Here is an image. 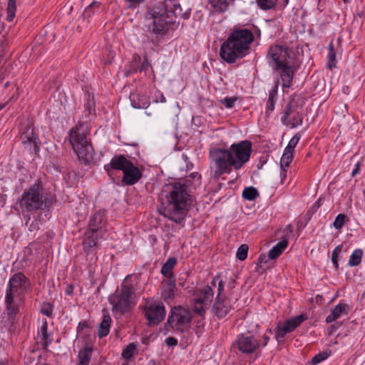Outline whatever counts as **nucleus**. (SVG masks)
<instances>
[{
  "mask_svg": "<svg viewBox=\"0 0 365 365\" xmlns=\"http://www.w3.org/2000/svg\"><path fill=\"white\" fill-rule=\"evenodd\" d=\"M129 276L123 281L120 289L108 297L113 313L123 314L130 311L133 307L135 287L128 280Z\"/></svg>",
  "mask_w": 365,
  "mask_h": 365,
  "instance_id": "7",
  "label": "nucleus"
},
{
  "mask_svg": "<svg viewBox=\"0 0 365 365\" xmlns=\"http://www.w3.org/2000/svg\"><path fill=\"white\" fill-rule=\"evenodd\" d=\"M177 264V259L175 257H170L163 264L161 267V273L163 276L168 279H172L173 277V269Z\"/></svg>",
  "mask_w": 365,
  "mask_h": 365,
  "instance_id": "26",
  "label": "nucleus"
},
{
  "mask_svg": "<svg viewBox=\"0 0 365 365\" xmlns=\"http://www.w3.org/2000/svg\"><path fill=\"white\" fill-rule=\"evenodd\" d=\"M263 340H264L263 346H265L267 344V343H268V341L269 340V337L268 336H267V335H264L263 336Z\"/></svg>",
  "mask_w": 365,
  "mask_h": 365,
  "instance_id": "58",
  "label": "nucleus"
},
{
  "mask_svg": "<svg viewBox=\"0 0 365 365\" xmlns=\"http://www.w3.org/2000/svg\"><path fill=\"white\" fill-rule=\"evenodd\" d=\"M83 115L69 132V142L78 159L84 164H90L94 158V151L87 136L90 133L91 123Z\"/></svg>",
  "mask_w": 365,
  "mask_h": 365,
  "instance_id": "5",
  "label": "nucleus"
},
{
  "mask_svg": "<svg viewBox=\"0 0 365 365\" xmlns=\"http://www.w3.org/2000/svg\"><path fill=\"white\" fill-rule=\"evenodd\" d=\"M275 70H280V76L282 81V86L285 88H289L292 83L293 76L295 72V69L291 65L290 61L282 64L279 68H274Z\"/></svg>",
  "mask_w": 365,
  "mask_h": 365,
  "instance_id": "18",
  "label": "nucleus"
},
{
  "mask_svg": "<svg viewBox=\"0 0 365 365\" xmlns=\"http://www.w3.org/2000/svg\"><path fill=\"white\" fill-rule=\"evenodd\" d=\"M136 349V345L133 343L129 344L128 346L123 351L122 356L124 359H129Z\"/></svg>",
  "mask_w": 365,
  "mask_h": 365,
  "instance_id": "41",
  "label": "nucleus"
},
{
  "mask_svg": "<svg viewBox=\"0 0 365 365\" xmlns=\"http://www.w3.org/2000/svg\"><path fill=\"white\" fill-rule=\"evenodd\" d=\"M105 224L106 222L104 220L103 214L101 212H97L91 217L88 224V230L93 232H98L102 230V228L105 226Z\"/></svg>",
  "mask_w": 365,
  "mask_h": 365,
  "instance_id": "20",
  "label": "nucleus"
},
{
  "mask_svg": "<svg viewBox=\"0 0 365 365\" xmlns=\"http://www.w3.org/2000/svg\"><path fill=\"white\" fill-rule=\"evenodd\" d=\"M213 297V291L208 285L197 289L193 294V311L200 315L205 314L212 302Z\"/></svg>",
  "mask_w": 365,
  "mask_h": 365,
  "instance_id": "9",
  "label": "nucleus"
},
{
  "mask_svg": "<svg viewBox=\"0 0 365 365\" xmlns=\"http://www.w3.org/2000/svg\"><path fill=\"white\" fill-rule=\"evenodd\" d=\"M39 221L37 220H34L29 225V229L31 232H35L38 229Z\"/></svg>",
  "mask_w": 365,
  "mask_h": 365,
  "instance_id": "49",
  "label": "nucleus"
},
{
  "mask_svg": "<svg viewBox=\"0 0 365 365\" xmlns=\"http://www.w3.org/2000/svg\"><path fill=\"white\" fill-rule=\"evenodd\" d=\"M254 34L247 29L234 30L221 45L220 56L228 63H233L248 53Z\"/></svg>",
  "mask_w": 365,
  "mask_h": 365,
  "instance_id": "4",
  "label": "nucleus"
},
{
  "mask_svg": "<svg viewBox=\"0 0 365 365\" xmlns=\"http://www.w3.org/2000/svg\"><path fill=\"white\" fill-rule=\"evenodd\" d=\"M165 344L170 346H174L177 345L178 340L174 337L170 336L165 339Z\"/></svg>",
  "mask_w": 365,
  "mask_h": 365,
  "instance_id": "51",
  "label": "nucleus"
},
{
  "mask_svg": "<svg viewBox=\"0 0 365 365\" xmlns=\"http://www.w3.org/2000/svg\"><path fill=\"white\" fill-rule=\"evenodd\" d=\"M282 122L287 127L294 128L302 123V115H284Z\"/></svg>",
  "mask_w": 365,
  "mask_h": 365,
  "instance_id": "29",
  "label": "nucleus"
},
{
  "mask_svg": "<svg viewBox=\"0 0 365 365\" xmlns=\"http://www.w3.org/2000/svg\"><path fill=\"white\" fill-rule=\"evenodd\" d=\"M363 255V251L361 249L355 250L351 255L349 264L351 267H355L360 264Z\"/></svg>",
  "mask_w": 365,
  "mask_h": 365,
  "instance_id": "34",
  "label": "nucleus"
},
{
  "mask_svg": "<svg viewBox=\"0 0 365 365\" xmlns=\"http://www.w3.org/2000/svg\"><path fill=\"white\" fill-rule=\"evenodd\" d=\"M230 302L226 297H217L212 312L217 318H223L230 312Z\"/></svg>",
  "mask_w": 365,
  "mask_h": 365,
  "instance_id": "17",
  "label": "nucleus"
},
{
  "mask_svg": "<svg viewBox=\"0 0 365 365\" xmlns=\"http://www.w3.org/2000/svg\"><path fill=\"white\" fill-rule=\"evenodd\" d=\"M278 90V82L274 85L269 93V98L267 102V110L269 112L273 111L274 108V103L276 102Z\"/></svg>",
  "mask_w": 365,
  "mask_h": 365,
  "instance_id": "31",
  "label": "nucleus"
},
{
  "mask_svg": "<svg viewBox=\"0 0 365 365\" xmlns=\"http://www.w3.org/2000/svg\"><path fill=\"white\" fill-rule=\"evenodd\" d=\"M217 280L218 281L220 280L219 277L214 278L212 282V284L213 286H215Z\"/></svg>",
  "mask_w": 365,
  "mask_h": 365,
  "instance_id": "60",
  "label": "nucleus"
},
{
  "mask_svg": "<svg viewBox=\"0 0 365 365\" xmlns=\"http://www.w3.org/2000/svg\"><path fill=\"white\" fill-rule=\"evenodd\" d=\"M284 232H287V233H292V228H291V225H287V226L285 227V229H284Z\"/></svg>",
  "mask_w": 365,
  "mask_h": 365,
  "instance_id": "59",
  "label": "nucleus"
},
{
  "mask_svg": "<svg viewBox=\"0 0 365 365\" xmlns=\"http://www.w3.org/2000/svg\"><path fill=\"white\" fill-rule=\"evenodd\" d=\"M238 349L244 354H251L259 346L257 341L253 336L240 334L236 340Z\"/></svg>",
  "mask_w": 365,
  "mask_h": 365,
  "instance_id": "15",
  "label": "nucleus"
},
{
  "mask_svg": "<svg viewBox=\"0 0 365 365\" xmlns=\"http://www.w3.org/2000/svg\"><path fill=\"white\" fill-rule=\"evenodd\" d=\"M102 11L101 4L98 1H93L83 11V17L88 19L95 14H98Z\"/></svg>",
  "mask_w": 365,
  "mask_h": 365,
  "instance_id": "27",
  "label": "nucleus"
},
{
  "mask_svg": "<svg viewBox=\"0 0 365 365\" xmlns=\"http://www.w3.org/2000/svg\"><path fill=\"white\" fill-rule=\"evenodd\" d=\"M316 299H317V302H322V297L321 296H319V295H317V296L316 297Z\"/></svg>",
  "mask_w": 365,
  "mask_h": 365,
  "instance_id": "62",
  "label": "nucleus"
},
{
  "mask_svg": "<svg viewBox=\"0 0 365 365\" xmlns=\"http://www.w3.org/2000/svg\"><path fill=\"white\" fill-rule=\"evenodd\" d=\"M97 245V235L96 232H92L88 230L86 233V238L83 242V249L86 252H89L90 250Z\"/></svg>",
  "mask_w": 365,
  "mask_h": 365,
  "instance_id": "24",
  "label": "nucleus"
},
{
  "mask_svg": "<svg viewBox=\"0 0 365 365\" xmlns=\"http://www.w3.org/2000/svg\"><path fill=\"white\" fill-rule=\"evenodd\" d=\"M178 16L183 19L190 16V12L182 11L178 0H165L150 9L147 14V19L153 21L152 33L158 36H164L173 30Z\"/></svg>",
  "mask_w": 365,
  "mask_h": 365,
  "instance_id": "3",
  "label": "nucleus"
},
{
  "mask_svg": "<svg viewBox=\"0 0 365 365\" xmlns=\"http://www.w3.org/2000/svg\"><path fill=\"white\" fill-rule=\"evenodd\" d=\"M287 168H285V169H282L281 168V172H280V178H281V182L282 183L284 182V180L286 179L287 178Z\"/></svg>",
  "mask_w": 365,
  "mask_h": 365,
  "instance_id": "54",
  "label": "nucleus"
},
{
  "mask_svg": "<svg viewBox=\"0 0 365 365\" xmlns=\"http://www.w3.org/2000/svg\"><path fill=\"white\" fill-rule=\"evenodd\" d=\"M337 259H338V255H334V253L332 252L331 261H332V262L334 264L336 268H338V267H339Z\"/></svg>",
  "mask_w": 365,
  "mask_h": 365,
  "instance_id": "55",
  "label": "nucleus"
},
{
  "mask_svg": "<svg viewBox=\"0 0 365 365\" xmlns=\"http://www.w3.org/2000/svg\"><path fill=\"white\" fill-rule=\"evenodd\" d=\"M327 356H327V353H321V354H317L312 358V362L314 364H317L322 362V361H324V359H326L327 358Z\"/></svg>",
  "mask_w": 365,
  "mask_h": 365,
  "instance_id": "47",
  "label": "nucleus"
},
{
  "mask_svg": "<svg viewBox=\"0 0 365 365\" xmlns=\"http://www.w3.org/2000/svg\"><path fill=\"white\" fill-rule=\"evenodd\" d=\"M191 320L190 312L185 309L175 308L169 317L168 322L173 329L182 331Z\"/></svg>",
  "mask_w": 365,
  "mask_h": 365,
  "instance_id": "12",
  "label": "nucleus"
},
{
  "mask_svg": "<svg viewBox=\"0 0 365 365\" xmlns=\"http://www.w3.org/2000/svg\"><path fill=\"white\" fill-rule=\"evenodd\" d=\"M346 220V216L344 214H339L333 222V226L336 229L340 230L344 226Z\"/></svg>",
  "mask_w": 365,
  "mask_h": 365,
  "instance_id": "43",
  "label": "nucleus"
},
{
  "mask_svg": "<svg viewBox=\"0 0 365 365\" xmlns=\"http://www.w3.org/2000/svg\"><path fill=\"white\" fill-rule=\"evenodd\" d=\"M248 249L249 248L247 245H240L237 251V258L241 261L245 260L247 257Z\"/></svg>",
  "mask_w": 365,
  "mask_h": 365,
  "instance_id": "40",
  "label": "nucleus"
},
{
  "mask_svg": "<svg viewBox=\"0 0 365 365\" xmlns=\"http://www.w3.org/2000/svg\"><path fill=\"white\" fill-rule=\"evenodd\" d=\"M130 162L123 155H115L111 159L109 166L112 169L120 170L123 172Z\"/></svg>",
  "mask_w": 365,
  "mask_h": 365,
  "instance_id": "22",
  "label": "nucleus"
},
{
  "mask_svg": "<svg viewBox=\"0 0 365 365\" xmlns=\"http://www.w3.org/2000/svg\"><path fill=\"white\" fill-rule=\"evenodd\" d=\"M47 322L44 321L43 324L38 331V335L41 338V343L44 349H47L48 345L51 343V340L49 338V335L47 333Z\"/></svg>",
  "mask_w": 365,
  "mask_h": 365,
  "instance_id": "30",
  "label": "nucleus"
},
{
  "mask_svg": "<svg viewBox=\"0 0 365 365\" xmlns=\"http://www.w3.org/2000/svg\"><path fill=\"white\" fill-rule=\"evenodd\" d=\"M267 58L273 68H279L282 64L289 62L290 53L287 46L280 45L271 46L268 50Z\"/></svg>",
  "mask_w": 365,
  "mask_h": 365,
  "instance_id": "10",
  "label": "nucleus"
},
{
  "mask_svg": "<svg viewBox=\"0 0 365 365\" xmlns=\"http://www.w3.org/2000/svg\"><path fill=\"white\" fill-rule=\"evenodd\" d=\"M92 352V348L88 346H86L82 350H80L78 354V365H89Z\"/></svg>",
  "mask_w": 365,
  "mask_h": 365,
  "instance_id": "23",
  "label": "nucleus"
},
{
  "mask_svg": "<svg viewBox=\"0 0 365 365\" xmlns=\"http://www.w3.org/2000/svg\"><path fill=\"white\" fill-rule=\"evenodd\" d=\"M210 2L216 11L224 12L227 9L228 3L227 0H210Z\"/></svg>",
  "mask_w": 365,
  "mask_h": 365,
  "instance_id": "39",
  "label": "nucleus"
},
{
  "mask_svg": "<svg viewBox=\"0 0 365 365\" xmlns=\"http://www.w3.org/2000/svg\"><path fill=\"white\" fill-rule=\"evenodd\" d=\"M348 312L349 306L346 304L339 303L331 310V313L327 317L325 321L327 323H331L342 315L347 314Z\"/></svg>",
  "mask_w": 365,
  "mask_h": 365,
  "instance_id": "19",
  "label": "nucleus"
},
{
  "mask_svg": "<svg viewBox=\"0 0 365 365\" xmlns=\"http://www.w3.org/2000/svg\"><path fill=\"white\" fill-rule=\"evenodd\" d=\"M360 165H361L360 163H356L355 168L351 172V175L353 177L355 176L356 174H358L359 169H360Z\"/></svg>",
  "mask_w": 365,
  "mask_h": 365,
  "instance_id": "56",
  "label": "nucleus"
},
{
  "mask_svg": "<svg viewBox=\"0 0 365 365\" xmlns=\"http://www.w3.org/2000/svg\"><path fill=\"white\" fill-rule=\"evenodd\" d=\"M149 67H150V63L148 60V58L145 57L143 63H141V66L139 68V71H140V72L145 73L148 71Z\"/></svg>",
  "mask_w": 365,
  "mask_h": 365,
  "instance_id": "48",
  "label": "nucleus"
},
{
  "mask_svg": "<svg viewBox=\"0 0 365 365\" xmlns=\"http://www.w3.org/2000/svg\"><path fill=\"white\" fill-rule=\"evenodd\" d=\"M8 104V103H0V111L6 107V106Z\"/></svg>",
  "mask_w": 365,
  "mask_h": 365,
  "instance_id": "61",
  "label": "nucleus"
},
{
  "mask_svg": "<svg viewBox=\"0 0 365 365\" xmlns=\"http://www.w3.org/2000/svg\"><path fill=\"white\" fill-rule=\"evenodd\" d=\"M128 1V8H135L140 3L144 1L145 0H127Z\"/></svg>",
  "mask_w": 365,
  "mask_h": 365,
  "instance_id": "50",
  "label": "nucleus"
},
{
  "mask_svg": "<svg viewBox=\"0 0 365 365\" xmlns=\"http://www.w3.org/2000/svg\"><path fill=\"white\" fill-rule=\"evenodd\" d=\"M144 312L150 326L158 324L165 316V307L161 303H150L145 307Z\"/></svg>",
  "mask_w": 365,
  "mask_h": 365,
  "instance_id": "14",
  "label": "nucleus"
},
{
  "mask_svg": "<svg viewBox=\"0 0 365 365\" xmlns=\"http://www.w3.org/2000/svg\"><path fill=\"white\" fill-rule=\"evenodd\" d=\"M16 10V0H9L7 4V20L12 21L15 18Z\"/></svg>",
  "mask_w": 365,
  "mask_h": 365,
  "instance_id": "36",
  "label": "nucleus"
},
{
  "mask_svg": "<svg viewBox=\"0 0 365 365\" xmlns=\"http://www.w3.org/2000/svg\"><path fill=\"white\" fill-rule=\"evenodd\" d=\"M238 100L237 97H226L220 101L221 103L227 108H233L235 102Z\"/></svg>",
  "mask_w": 365,
  "mask_h": 365,
  "instance_id": "44",
  "label": "nucleus"
},
{
  "mask_svg": "<svg viewBox=\"0 0 365 365\" xmlns=\"http://www.w3.org/2000/svg\"><path fill=\"white\" fill-rule=\"evenodd\" d=\"M307 319L305 314L286 320L284 322L279 323L276 328V338L277 339L283 338L287 333L293 331L301 325L302 322Z\"/></svg>",
  "mask_w": 365,
  "mask_h": 365,
  "instance_id": "13",
  "label": "nucleus"
},
{
  "mask_svg": "<svg viewBox=\"0 0 365 365\" xmlns=\"http://www.w3.org/2000/svg\"><path fill=\"white\" fill-rule=\"evenodd\" d=\"M287 245L288 243L287 240L284 239L282 241L279 242L275 246H274L270 250V251L268 253V257L270 259H274L277 258L287 248Z\"/></svg>",
  "mask_w": 365,
  "mask_h": 365,
  "instance_id": "25",
  "label": "nucleus"
},
{
  "mask_svg": "<svg viewBox=\"0 0 365 365\" xmlns=\"http://www.w3.org/2000/svg\"><path fill=\"white\" fill-rule=\"evenodd\" d=\"M258 195L259 192L254 187H246L242 192V197L247 200H254Z\"/></svg>",
  "mask_w": 365,
  "mask_h": 365,
  "instance_id": "37",
  "label": "nucleus"
},
{
  "mask_svg": "<svg viewBox=\"0 0 365 365\" xmlns=\"http://www.w3.org/2000/svg\"><path fill=\"white\" fill-rule=\"evenodd\" d=\"M85 108L88 114H92L93 113L95 114V101L93 98L91 97L90 95H88L86 103H85Z\"/></svg>",
  "mask_w": 365,
  "mask_h": 365,
  "instance_id": "42",
  "label": "nucleus"
},
{
  "mask_svg": "<svg viewBox=\"0 0 365 365\" xmlns=\"http://www.w3.org/2000/svg\"><path fill=\"white\" fill-rule=\"evenodd\" d=\"M258 6L262 10H270L274 9L277 0H256Z\"/></svg>",
  "mask_w": 365,
  "mask_h": 365,
  "instance_id": "38",
  "label": "nucleus"
},
{
  "mask_svg": "<svg viewBox=\"0 0 365 365\" xmlns=\"http://www.w3.org/2000/svg\"><path fill=\"white\" fill-rule=\"evenodd\" d=\"M190 180L186 182H174L165 185L163 192L165 193L166 202L159 210L165 217L181 225L192 203V197L187 190Z\"/></svg>",
  "mask_w": 365,
  "mask_h": 365,
  "instance_id": "2",
  "label": "nucleus"
},
{
  "mask_svg": "<svg viewBox=\"0 0 365 365\" xmlns=\"http://www.w3.org/2000/svg\"><path fill=\"white\" fill-rule=\"evenodd\" d=\"M19 206L26 212L42 210L46 206V200L40 181L34 183L23 192L19 200Z\"/></svg>",
  "mask_w": 365,
  "mask_h": 365,
  "instance_id": "8",
  "label": "nucleus"
},
{
  "mask_svg": "<svg viewBox=\"0 0 365 365\" xmlns=\"http://www.w3.org/2000/svg\"><path fill=\"white\" fill-rule=\"evenodd\" d=\"M142 174L139 168L133 165L132 162L123 171V183L127 185H132L136 183L141 178Z\"/></svg>",
  "mask_w": 365,
  "mask_h": 365,
  "instance_id": "16",
  "label": "nucleus"
},
{
  "mask_svg": "<svg viewBox=\"0 0 365 365\" xmlns=\"http://www.w3.org/2000/svg\"><path fill=\"white\" fill-rule=\"evenodd\" d=\"M336 54V51L335 50L333 41H331L328 46V55H327V59H328V62H329L328 67L329 68H331L332 67L335 66Z\"/></svg>",
  "mask_w": 365,
  "mask_h": 365,
  "instance_id": "33",
  "label": "nucleus"
},
{
  "mask_svg": "<svg viewBox=\"0 0 365 365\" xmlns=\"http://www.w3.org/2000/svg\"><path fill=\"white\" fill-rule=\"evenodd\" d=\"M224 289V284H223V282L222 280H219L218 281V285H217V297H224L223 296H222V292Z\"/></svg>",
  "mask_w": 365,
  "mask_h": 365,
  "instance_id": "52",
  "label": "nucleus"
},
{
  "mask_svg": "<svg viewBox=\"0 0 365 365\" xmlns=\"http://www.w3.org/2000/svg\"><path fill=\"white\" fill-rule=\"evenodd\" d=\"M137 97L138 96L135 94H131L130 96L133 107L135 108H146L149 105L147 98L143 96L142 99L140 100V102H136Z\"/></svg>",
  "mask_w": 365,
  "mask_h": 365,
  "instance_id": "35",
  "label": "nucleus"
},
{
  "mask_svg": "<svg viewBox=\"0 0 365 365\" xmlns=\"http://www.w3.org/2000/svg\"><path fill=\"white\" fill-rule=\"evenodd\" d=\"M190 178L196 181L197 184L200 183L201 175L198 173H192L190 175Z\"/></svg>",
  "mask_w": 365,
  "mask_h": 365,
  "instance_id": "53",
  "label": "nucleus"
},
{
  "mask_svg": "<svg viewBox=\"0 0 365 365\" xmlns=\"http://www.w3.org/2000/svg\"><path fill=\"white\" fill-rule=\"evenodd\" d=\"M26 278L21 272L16 273L9 279L6 292V309L9 318L13 320L19 312V303L21 301V294L25 288Z\"/></svg>",
  "mask_w": 365,
  "mask_h": 365,
  "instance_id": "6",
  "label": "nucleus"
},
{
  "mask_svg": "<svg viewBox=\"0 0 365 365\" xmlns=\"http://www.w3.org/2000/svg\"><path fill=\"white\" fill-rule=\"evenodd\" d=\"M299 139H300V136L298 135H295L294 137H292L291 138V140L288 143V145H287V147L284 149L294 152V148H295L296 145H297Z\"/></svg>",
  "mask_w": 365,
  "mask_h": 365,
  "instance_id": "45",
  "label": "nucleus"
},
{
  "mask_svg": "<svg viewBox=\"0 0 365 365\" xmlns=\"http://www.w3.org/2000/svg\"><path fill=\"white\" fill-rule=\"evenodd\" d=\"M175 282L172 279H168L163 282L162 297L164 300L171 299L175 295Z\"/></svg>",
  "mask_w": 365,
  "mask_h": 365,
  "instance_id": "21",
  "label": "nucleus"
},
{
  "mask_svg": "<svg viewBox=\"0 0 365 365\" xmlns=\"http://www.w3.org/2000/svg\"><path fill=\"white\" fill-rule=\"evenodd\" d=\"M41 312L45 316L51 317L52 315L53 308L49 304H43L41 309Z\"/></svg>",
  "mask_w": 365,
  "mask_h": 365,
  "instance_id": "46",
  "label": "nucleus"
},
{
  "mask_svg": "<svg viewBox=\"0 0 365 365\" xmlns=\"http://www.w3.org/2000/svg\"><path fill=\"white\" fill-rule=\"evenodd\" d=\"M160 102H162V103L165 102V98L163 95H161V97H160Z\"/></svg>",
  "mask_w": 365,
  "mask_h": 365,
  "instance_id": "63",
  "label": "nucleus"
},
{
  "mask_svg": "<svg viewBox=\"0 0 365 365\" xmlns=\"http://www.w3.org/2000/svg\"><path fill=\"white\" fill-rule=\"evenodd\" d=\"M289 1V0H284V5H285V6L288 4Z\"/></svg>",
  "mask_w": 365,
  "mask_h": 365,
  "instance_id": "64",
  "label": "nucleus"
},
{
  "mask_svg": "<svg viewBox=\"0 0 365 365\" xmlns=\"http://www.w3.org/2000/svg\"><path fill=\"white\" fill-rule=\"evenodd\" d=\"M341 249H342V245H338L335 249L333 251V253H334V255H339V254L340 253V252L341 251Z\"/></svg>",
  "mask_w": 365,
  "mask_h": 365,
  "instance_id": "57",
  "label": "nucleus"
},
{
  "mask_svg": "<svg viewBox=\"0 0 365 365\" xmlns=\"http://www.w3.org/2000/svg\"><path fill=\"white\" fill-rule=\"evenodd\" d=\"M20 139L26 148L37 151L40 144L37 134L34 131V124L31 122L21 125Z\"/></svg>",
  "mask_w": 365,
  "mask_h": 365,
  "instance_id": "11",
  "label": "nucleus"
},
{
  "mask_svg": "<svg viewBox=\"0 0 365 365\" xmlns=\"http://www.w3.org/2000/svg\"><path fill=\"white\" fill-rule=\"evenodd\" d=\"M111 324V318L108 314H103L102 322L100 323L98 327V336L103 337L107 336L110 331V327Z\"/></svg>",
  "mask_w": 365,
  "mask_h": 365,
  "instance_id": "28",
  "label": "nucleus"
},
{
  "mask_svg": "<svg viewBox=\"0 0 365 365\" xmlns=\"http://www.w3.org/2000/svg\"><path fill=\"white\" fill-rule=\"evenodd\" d=\"M294 152L284 150L283 155L280 160V168L282 169L287 168L293 160Z\"/></svg>",
  "mask_w": 365,
  "mask_h": 365,
  "instance_id": "32",
  "label": "nucleus"
},
{
  "mask_svg": "<svg viewBox=\"0 0 365 365\" xmlns=\"http://www.w3.org/2000/svg\"><path fill=\"white\" fill-rule=\"evenodd\" d=\"M251 153L252 143L249 140L233 143L227 149L211 148L210 159L215 168L213 178L217 180L222 175L230 173L232 168L240 170L250 160Z\"/></svg>",
  "mask_w": 365,
  "mask_h": 365,
  "instance_id": "1",
  "label": "nucleus"
}]
</instances>
